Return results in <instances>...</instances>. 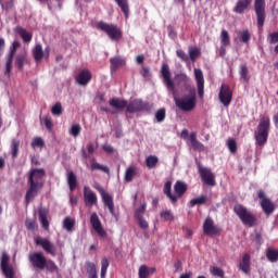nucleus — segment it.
Listing matches in <instances>:
<instances>
[{"label": "nucleus", "instance_id": "14", "mask_svg": "<svg viewBox=\"0 0 278 278\" xmlns=\"http://www.w3.org/2000/svg\"><path fill=\"white\" fill-rule=\"evenodd\" d=\"M35 244L42 248L48 255L55 257V245H53L49 239L39 237L35 240Z\"/></svg>", "mask_w": 278, "mask_h": 278}, {"label": "nucleus", "instance_id": "39", "mask_svg": "<svg viewBox=\"0 0 278 278\" xmlns=\"http://www.w3.org/2000/svg\"><path fill=\"white\" fill-rule=\"evenodd\" d=\"M86 269L89 275V278H99L97 276V265H94V263L87 262Z\"/></svg>", "mask_w": 278, "mask_h": 278}, {"label": "nucleus", "instance_id": "55", "mask_svg": "<svg viewBox=\"0 0 278 278\" xmlns=\"http://www.w3.org/2000/svg\"><path fill=\"white\" fill-rule=\"evenodd\" d=\"M51 113L53 114V116H61V114H62V103L56 102V103L52 106Z\"/></svg>", "mask_w": 278, "mask_h": 278}, {"label": "nucleus", "instance_id": "31", "mask_svg": "<svg viewBox=\"0 0 278 278\" xmlns=\"http://www.w3.org/2000/svg\"><path fill=\"white\" fill-rule=\"evenodd\" d=\"M91 170H101L102 173L110 175V167L101 165L100 163L97 162V159L91 160Z\"/></svg>", "mask_w": 278, "mask_h": 278}, {"label": "nucleus", "instance_id": "7", "mask_svg": "<svg viewBox=\"0 0 278 278\" xmlns=\"http://www.w3.org/2000/svg\"><path fill=\"white\" fill-rule=\"evenodd\" d=\"M0 268L5 278H14V266L10 264V254H8L5 251H3L1 254Z\"/></svg>", "mask_w": 278, "mask_h": 278}, {"label": "nucleus", "instance_id": "3", "mask_svg": "<svg viewBox=\"0 0 278 278\" xmlns=\"http://www.w3.org/2000/svg\"><path fill=\"white\" fill-rule=\"evenodd\" d=\"M270 134V117H261L257 131L254 134L255 142L257 147H264L268 142V136Z\"/></svg>", "mask_w": 278, "mask_h": 278}, {"label": "nucleus", "instance_id": "35", "mask_svg": "<svg viewBox=\"0 0 278 278\" xmlns=\"http://www.w3.org/2000/svg\"><path fill=\"white\" fill-rule=\"evenodd\" d=\"M115 3H117L118 8H121L122 12L125 14V17L127 18L129 16L128 0H115Z\"/></svg>", "mask_w": 278, "mask_h": 278}, {"label": "nucleus", "instance_id": "57", "mask_svg": "<svg viewBox=\"0 0 278 278\" xmlns=\"http://www.w3.org/2000/svg\"><path fill=\"white\" fill-rule=\"evenodd\" d=\"M269 45H277L278 42V31L270 33L268 35Z\"/></svg>", "mask_w": 278, "mask_h": 278}, {"label": "nucleus", "instance_id": "38", "mask_svg": "<svg viewBox=\"0 0 278 278\" xmlns=\"http://www.w3.org/2000/svg\"><path fill=\"white\" fill-rule=\"evenodd\" d=\"M220 45L223 47H229L231 45V38L229 37V31L223 29L220 33Z\"/></svg>", "mask_w": 278, "mask_h": 278}, {"label": "nucleus", "instance_id": "52", "mask_svg": "<svg viewBox=\"0 0 278 278\" xmlns=\"http://www.w3.org/2000/svg\"><path fill=\"white\" fill-rule=\"evenodd\" d=\"M71 136L77 138L81 134V126L79 124H74L70 131Z\"/></svg>", "mask_w": 278, "mask_h": 278}, {"label": "nucleus", "instance_id": "21", "mask_svg": "<svg viewBox=\"0 0 278 278\" xmlns=\"http://www.w3.org/2000/svg\"><path fill=\"white\" fill-rule=\"evenodd\" d=\"M251 3H253V0H238L233 8V12L236 14H244L247 10L251 8Z\"/></svg>", "mask_w": 278, "mask_h": 278}, {"label": "nucleus", "instance_id": "43", "mask_svg": "<svg viewBox=\"0 0 278 278\" xmlns=\"http://www.w3.org/2000/svg\"><path fill=\"white\" fill-rule=\"evenodd\" d=\"M205 203H207V195H201L190 201L191 207H194V205H205Z\"/></svg>", "mask_w": 278, "mask_h": 278}, {"label": "nucleus", "instance_id": "18", "mask_svg": "<svg viewBox=\"0 0 278 278\" xmlns=\"http://www.w3.org/2000/svg\"><path fill=\"white\" fill-rule=\"evenodd\" d=\"M90 225L93 227L94 231L100 236V238H105L108 232L103 229L101 225V219H99V215L97 213H92L90 216Z\"/></svg>", "mask_w": 278, "mask_h": 278}, {"label": "nucleus", "instance_id": "50", "mask_svg": "<svg viewBox=\"0 0 278 278\" xmlns=\"http://www.w3.org/2000/svg\"><path fill=\"white\" fill-rule=\"evenodd\" d=\"M25 227L28 231H36V229H38V224L36 223V219H26Z\"/></svg>", "mask_w": 278, "mask_h": 278}, {"label": "nucleus", "instance_id": "13", "mask_svg": "<svg viewBox=\"0 0 278 278\" xmlns=\"http://www.w3.org/2000/svg\"><path fill=\"white\" fill-rule=\"evenodd\" d=\"M21 47V42L18 40L13 41L10 53L7 58V63H5V72L4 74L10 77L12 73V62H14V55H16V49Z\"/></svg>", "mask_w": 278, "mask_h": 278}, {"label": "nucleus", "instance_id": "11", "mask_svg": "<svg viewBox=\"0 0 278 278\" xmlns=\"http://www.w3.org/2000/svg\"><path fill=\"white\" fill-rule=\"evenodd\" d=\"M218 99L225 108H229V105H231V101L233 100V91H231V88L228 87V85L223 84L220 86Z\"/></svg>", "mask_w": 278, "mask_h": 278}, {"label": "nucleus", "instance_id": "37", "mask_svg": "<svg viewBox=\"0 0 278 278\" xmlns=\"http://www.w3.org/2000/svg\"><path fill=\"white\" fill-rule=\"evenodd\" d=\"M239 75H240L241 79H243V81H245V84H249L251 76L249 75V67H247V65H244V64L240 65Z\"/></svg>", "mask_w": 278, "mask_h": 278}, {"label": "nucleus", "instance_id": "36", "mask_svg": "<svg viewBox=\"0 0 278 278\" xmlns=\"http://www.w3.org/2000/svg\"><path fill=\"white\" fill-rule=\"evenodd\" d=\"M159 162H160V159L156 155H149L146 159V166L150 169L155 168V166H157Z\"/></svg>", "mask_w": 278, "mask_h": 278}, {"label": "nucleus", "instance_id": "47", "mask_svg": "<svg viewBox=\"0 0 278 278\" xmlns=\"http://www.w3.org/2000/svg\"><path fill=\"white\" fill-rule=\"evenodd\" d=\"M227 147H228L230 153H238V142L236 141V139H233V138L228 139Z\"/></svg>", "mask_w": 278, "mask_h": 278}, {"label": "nucleus", "instance_id": "25", "mask_svg": "<svg viewBox=\"0 0 278 278\" xmlns=\"http://www.w3.org/2000/svg\"><path fill=\"white\" fill-rule=\"evenodd\" d=\"M33 58L37 64L42 62V58H45V50H42V45L37 43L33 49Z\"/></svg>", "mask_w": 278, "mask_h": 278}, {"label": "nucleus", "instance_id": "62", "mask_svg": "<svg viewBox=\"0 0 278 278\" xmlns=\"http://www.w3.org/2000/svg\"><path fill=\"white\" fill-rule=\"evenodd\" d=\"M102 149L105 153L112 154L114 153V147H112L111 144H103Z\"/></svg>", "mask_w": 278, "mask_h": 278}, {"label": "nucleus", "instance_id": "33", "mask_svg": "<svg viewBox=\"0 0 278 278\" xmlns=\"http://www.w3.org/2000/svg\"><path fill=\"white\" fill-rule=\"evenodd\" d=\"M67 184L70 186L71 192H73L75 190V188H77V176L75 175L74 172H68Z\"/></svg>", "mask_w": 278, "mask_h": 278}, {"label": "nucleus", "instance_id": "4", "mask_svg": "<svg viewBox=\"0 0 278 278\" xmlns=\"http://www.w3.org/2000/svg\"><path fill=\"white\" fill-rule=\"evenodd\" d=\"M99 31H103L110 38V40H114L118 42L123 38V30L116 24H110L103 21H100L96 25Z\"/></svg>", "mask_w": 278, "mask_h": 278}, {"label": "nucleus", "instance_id": "60", "mask_svg": "<svg viewBox=\"0 0 278 278\" xmlns=\"http://www.w3.org/2000/svg\"><path fill=\"white\" fill-rule=\"evenodd\" d=\"M43 123H45L46 128L49 131H51V129H53V119H51V117H45Z\"/></svg>", "mask_w": 278, "mask_h": 278}, {"label": "nucleus", "instance_id": "63", "mask_svg": "<svg viewBox=\"0 0 278 278\" xmlns=\"http://www.w3.org/2000/svg\"><path fill=\"white\" fill-rule=\"evenodd\" d=\"M108 268H110V260L104 257L101 261V269L108 270Z\"/></svg>", "mask_w": 278, "mask_h": 278}, {"label": "nucleus", "instance_id": "34", "mask_svg": "<svg viewBox=\"0 0 278 278\" xmlns=\"http://www.w3.org/2000/svg\"><path fill=\"white\" fill-rule=\"evenodd\" d=\"M16 31H17L18 36H21L22 40H24V42H31L33 36L25 28L18 26L16 28Z\"/></svg>", "mask_w": 278, "mask_h": 278}, {"label": "nucleus", "instance_id": "26", "mask_svg": "<svg viewBox=\"0 0 278 278\" xmlns=\"http://www.w3.org/2000/svg\"><path fill=\"white\" fill-rule=\"evenodd\" d=\"M239 268L245 275H249V273H251V255H249V254L243 255L242 261L239 264Z\"/></svg>", "mask_w": 278, "mask_h": 278}, {"label": "nucleus", "instance_id": "23", "mask_svg": "<svg viewBox=\"0 0 278 278\" xmlns=\"http://www.w3.org/2000/svg\"><path fill=\"white\" fill-rule=\"evenodd\" d=\"M174 191H175V197H177V201L188 192V185L181 180L176 181L174 185Z\"/></svg>", "mask_w": 278, "mask_h": 278}, {"label": "nucleus", "instance_id": "40", "mask_svg": "<svg viewBox=\"0 0 278 278\" xmlns=\"http://www.w3.org/2000/svg\"><path fill=\"white\" fill-rule=\"evenodd\" d=\"M160 217L165 222H169V223H173V220H175V215L173 214V211H168V210L161 211Z\"/></svg>", "mask_w": 278, "mask_h": 278}, {"label": "nucleus", "instance_id": "22", "mask_svg": "<svg viewBox=\"0 0 278 278\" xmlns=\"http://www.w3.org/2000/svg\"><path fill=\"white\" fill-rule=\"evenodd\" d=\"M110 70L111 73H116V71L123 66H125V64H127V62L125 61V58L123 56H113L110 59Z\"/></svg>", "mask_w": 278, "mask_h": 278}, {"label": "nucleus", "instance_id": "56", "mask_svg": "<svg viewBox=\"0 0 278 278\" xmlns=\"http://www.w3.org/2000/svg\"><path fill=\"white\" fill-rule=\"evenodd\" d=\"M201 54V51H199L197 48H193L189 50V58L191 62H195L197 58Z\"/></svg>", "mask_w": 278, "mask_h": 278}, {"label": "nucleus", "instance_id": "51", "mask_svg": "<svg viewBox=\"0 0 278 278\" xmlns=\"http://www.w3.org/2000/svg\"><path fill=\"white\" fill-rule=\"evenodd\" d=\"M18 147H21V141H18V139H13L11 143L13 157H16V155H18Z\"/></svg>", "mask_w": 278, "mask_h": 278}, {"label": "nucleus", "instance_id": "9", "mask_svg": "<svg viewBox=\"0 0 278 278\" xmlns=\"http://www.w3.org/2000/svg\"><path fill=\"white\" fill-rule=\"evenodd\" d=\"M257 197L261 199V207L266 216H270L275 212V203L268 198H266V193L264 190L260 189L257 191Z\"/></svg>", "mask_w": 278, "mask_h": 278}, {"label": "nucleus", "instance_id": "15", "mask_svg": "<svg viewBox=\"0 0 278 278\" xmlns=\"http://www.w3.org/2000/svg\"><path fill=\"white\" fill-rule=\"evenodd\" d=\"M203 233L204 236H218L220 233V228L214 224L212 217H207L203 223Z\"/></svg>", "mask_w": 278, "mask_h": 278}, {"label": "nucleus", "instance_id": "20", "mask_svg": "<svg viewBox=\"0 0 278 278\" xmlns=\"http://www.w3.org/2000/svg\"><path fill=\"white\" fill-rule=\"evenodd\" d=\"M91 79H92V73H90V70L85 68L76 77V83L79 86H88Z\"/></svg>", "mask_w": 278, "mask_h": 278}, {"label": "nucleus", "instance_id": "6", "mask_svg": "<svg viewBox=\"0 0 278 278\" xmlns=\"http://www.w3.org/2000/svg\"><path fill=\"white\" fill-rule=\"evenodd\" d=\"M254 12L257 27L262 29L266 23V0H254Z\"/></svg>", "mask_w": 278, "mask_h": 278}, {"label": "nucleus", "instance_id": "24", "mask_svg": "<svg viewBox=\"0 0 278 278\" xmlns=\"http://www.w3.org/2000/svg\"><path fill=\"white\" fill-rule=\"evenodd\" d=\"M163 192L167 197V199H169V201H170V203H173V205H175V203H177V195L173 194V182L170 180H167L164 184Z\"/></svg>", "mask_w": 278, "mask_h": 278}, {"label": "nucleus", "instance_id": "1", "mask_svg": "<svg viewBox=\"0 0 278 278\" xmlns=\"http://www.w3.org/2000/svg\"><path fill=\"white\" fill-rule=\"evenodd\" d=\"M161 76L163 77V84L166 86L167 90L173 92L175 104L182 112H192L197 108V88L190 84V78L186 74L176 75V79L179 86H184L188 94L182 98H177V91L175 90V81L173 80L170 74V67L168 63H163L161 67Z\"/></svg>", "mask_w": 278, "mask_h": 278}, {"label": "nucleus", "instance_id": "61", "mask_svg": "<svg viewBox=\"0 0 278 278\" xmlns=\"http://www.w3.org/2000/svg\"><path fill=\"white\" fill-rule=\"evenodd\" d=\"M1 8L2 10H5L7 12H9V10H12V8H14V0L1 3Z\"/></svg>", "mask_w": 278, "mask_h": 278}, {"label": "nucleus", "instance_id": "46", "mask_svg": "<svg viewBox=\"0 0 278 278\" xmlns=\"http://www.w3.org/2000/svg\"><path fill=\"white\" fill-rule=\"evenodd\" d=\"M39 220L43 229H49V219H47V213L45 211L39 212Z\"/></svg>", "mask_w": 278, "mask_h": 278}, {"label": "nucleus", "instance_id": "12", "mask_svg": "<svg viewBox=\"0 0 278 278\" xmlns=\"http://www.w3.org/2000/svg\"><path fill=\"white\" fill-rule=\"evenodd\" d=\"M147 110H149V103L141 99L131 100L129 103L127 102L126 112H128V114H136L137 112H144Z\"/></svg>", "mask_w": 278, "mask_h": 278}, {"label": "nucleus", "instance_id": "16", "mask_svg": "<svg viewBox=\"0 0 278 278\" xmlns=\"http://www.w3.org/2000/svg\"><path fill=\"white\" fill-rule=\"evenodd\" d=\"M194 77L198 86V97L203 99L205 94V78L203 77V71L195 68Z\"/></svg>", "mask_w": 278, "mask_h": 278}, {"label": "nucleus", "instance_id": "8", "mask_svg": "<svg viewBox=\"0 0 278 278\" xmlns=\"http://www.w3.org/2000/svg\"><path fill=\"white\" fill-rule=\"evenodd\" d=\"M28 261L30 262L33 268L38 270H45L47 265V256L42 252H34L28 255Z\"/></svg>", "mask_w": 278, "mask_h": 278}, {"label": "nucleus", "instance_id": "32", "mask_svg": "<svg viewBox=\"0 0 278 278\" xmlns=\"http://www.w3.org/2000/svg\"><path fill=\"white\" fill-rule=\"evenodd\" d=\"M27 53L18 54L15 58V66H17L18 71H23V67L25 66V64H27Z\"/></svg>", "mask_w": 278, "mask_h": 278}, {"label": "nucleus", "instance_id": "45", "mask_svg": "<svg viewBox=\"0 0 278 278\" xmlns=\"http://www.w3.org/2000/svg\"><path fill=\"white\" fill-rule=\"evenodd\" d=\"M156 123H164L166 121V109H159L155 113Z\"/></svg>", "mask_w": 278, "mask_h": 278}, {"label": "nucleus", "instance_id": "42", "mask_svg": "<svg viewBox=\"0 0 278 278\" xmlns=\"http://www.w3.org/2000/svg\"><path fill=\"white\" fill-rule=\"evenodd\" d=\"M135 176H136V167L134 166L128 167L125 173V181H127V184L134 181Z\"/></svg>", "mask_w": 278, "mask_h": 278}, {"label": "nucleus", "instance_id": "27", "mask_svg": "<svg viewBox=\"0 0 278 278\" xmlns=\"http://www.w3.org/2000/svg\"><path fill=\"white\" fill-rule=\"evenodd\" d=\"M157 269L155 267H149L147 265H141L139 267V278H149L151 275H153Z\"/></svg>", "mask_w": 278, "mask_h": 278}, {"label": "nucleus", "instance_id": "29", "mask_svg": "<svg viewBox=\"0 0 278 278\" xmlns=\"http://www.w3.org/2000/svg\"><path fill=\"white\" fill-rule=\"evenodd\" d=\"M109 104L111 108H114L115 110H127V100L118 99V98H112L109 101Z\"/></svg>", "mask_w": 278, "mask_h": 278}, {"label": "nucleus", "instance_id": "2", "mask_svg": "<svg viewBox=\"0 0 278 278\" xmlns=\"http://www.w3.org/2000/svg\"><path fill=\"white\" fill-rule=\"evenodd\" d=\"M47 172L45 168H33L28 176V190L25 195L26 203H29L31 199L38 195V192L45 188V176Z\"/></svg>", "mask_w": 278, "mask_h": 278}, {"label": "nucleus", "instance_id": "5", "mask_svg": "<svg viewBox=\"0 0 278 278\" xmlns=\"http://www.w3.org/2000/svg\"><path fill=\"white\" fill-rule=\"evenodd\" d=\"M235 214L238 218L248 227H255L257 225V217L247 206L242 204H236L233 207Z\"/></svg>", "mask_w": 278, "mask_h": 278}, {"label": "nucleus", "instance_id": "64", "mask_svg": "<svg viewBox=\"0 0 278 278\" xmlns=\"http://www.w3.org/2000/svg\"><path fill=\"white\" fill-rule=\"evenodd\" d=\"M87 151L89 155H92V153H94V144L92 142L87 143Z\"/></svg>", "mask_w": 278, "mask_h": 278}, {"label": "nucleus", "instance_id": "41", "mask_svg": "<svg viewBox=\"0 0 278 278\" xmlns=\"http://www.w3.org/2000/svg\"><path fill=\"white\" fill-rule=\"evenodd\" d=\"M45 268L48 270V273H58V270H60V268L58 267L55 262H53V260H47V258H46Z\"/></svg>", "mask_w": 278, "mask_h": 278}, {"label": "nucleus", "instance_id": "17", "mask_svg": "<svg viewBox=\"0 0 278 278\" xmlns=\"http://www.w3.org/2000/svg\"><path fill=\"white\" fill-rule=\"evenodd\" d=\"M97 190L100 193L105 207H109L110 214H114V199H112V195L105 192V189H103L101 185H98Z\"/></svg>", "mask_w": 278, "mask_h": 278}, {"label": "nucleus", "instance_id": "59", "mask_svg": "<svg viewBox=\"0 0 278 278\" xmlns=\"http://www.w3.org/2000/svg\"><path fill=\"white\" fill-rule=\"evenodd\" d=\"M140 229H149V222L144 217L137 218Z\"/></svg>", "mask_w": 278, "mask_h": 278}, {"label": "nucleus", "instance_id": "58", "mask_svg": "<svg viewBox=\"0 0 278 278\" xmlns=\"http://www.w3.org/2000/svg\"><path fill=\"white\" fill-rule=\"evenodd\" d=\"M176 54H177V58L182 60V62H188V60H190V56H188V54H186L184 50H177Z\"/></svg>", "mask_w": 278, "mask_h": 278}, {"label": "nucleus", "instance_id": "44", "mask_svg": "<svg viewBox=\"0 0 278 278\" xmlns=\"http://www.w3.org/2000/svg\"><path fill=\"white\" fill-rule=\"evenodd\" d=\"M240 42H243V45L251 42V31H249V29H244L240 33Z\"/></svg>", "mask_w": 278, "mask_h": 278}, {"label": "nucleus", "instance_id": "54", "mask_svg": "<svg viewBox=\"0 0 278 278\" xmlns=\"http://www.w3.org/2000/svg\"><path fill=\"white\" fill-rule=\"evenodd\" d=\"M42 147H45V140H42V138L37 137V138L33 139V141H31L33 149H36V148L42 149Z\"/></svg>", "mask_w": 278, "mask_h": 278}, {"label": "nucleus", "instance_id": "48", "mask_svg": "<svg viewBox=\"0 0 278 278\" xmlns=\"http://www.w3.org/2000/svg\"><path fill=\"white\" fill-rule=\"evenodd\" d=\"M63 227L67 231H73V227H75V220L71 217H65L63 222Z\"/></svg>", "mask_w": 278, "mask_h": 278}, {"label": "nucleus", "instance_id": "10", "mask_svg": "<svg viewBox=\"0 0 278 278\" xmlns=\"http://www.w3.org/2000/svg\"><path fill=\"white\" fill-rule=\"evenodd\" d=\"M198 170L205 186H211V187L216 186V176L214 175V173H212V169L199 165Z\"/></svg>", "mask_w": 278, "mask_h": 278}, {"label": "nucleus", "instance_id": "19", "mask_svg": "<svg viewBox=\"0 0 278 278\" xmlns=\"http://www.w3.org/2000/svg\"><path fill=\"white\" fill-rule=\"evenodd\" d=\"M84 201L86 207H92V205H97L98 203L97 193L89 187H84Z\"/></svg>", "mask_w": 278, "mask_h": 278}, {"label": "nucleus", "instance_id": "49", "mask_svg": "<svg viewBox=\"0 0 278 278\" xmlns=\"http://www.w3.org/2000/svg\"><path fill=\"white\" fill-rule=\"evenodd\" d=\"M147 212V203H142L139 208L135 211V218H143Z\"/></svg>", "mask_w": 278, "mask_h": 278}, {"label": "nucleus", "instance_id": "28", "mask_svg": "<svg viewBox=\"0 0 278 278\" xmlns=\"http://www.w3.org/2000/svg\"><path fill=\"white\" fill-rule=\"evenodd\" d=\"M191 147L193 151H205V146L201 141L197 140V132H191L189 136Z\"/></svg>", "mask_w": 278, "mask_h": 278}, {"label": "nucleus", "instance_id": "30", "mask_svg": "<svg viewBox=\"0 0 278 278\" xmlns=\"http://www.w3.org/2000/svg\"><path fill=\"white\" fill-rule=\"evenodd\" d=\"M266 258L271 264H275L276 262H278V249L268 248L266 250Z\"/></svg>", "mask_w": 278, "mask_h": 278}, {"label": "nucleus", "instance_id": "53", "mask_svg": "<svg viewBox=\"0 0 278 278\" xmlns=\"http://www.w3.org/2000/svg\"><path fill=\"white\" fill-rule=\"evenodd\" d=\"M211 274L213 275V277H225V271L223 270V268L216 266L211 268Z\"/></svg>", "mask_w": 278, "mask_h": 278}]
</instances>
